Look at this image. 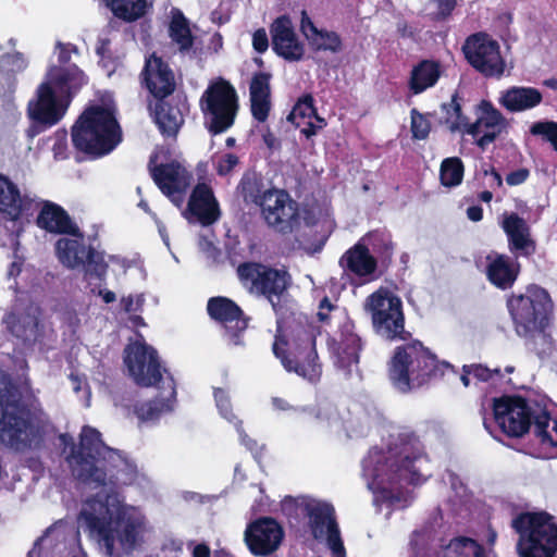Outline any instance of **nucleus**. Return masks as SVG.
Returning <instances> with one entry per match:
<instances>
[{
    "mask_svg": "<svg viewBox=\"0 0 557 557\" xmlns=\"http://www.w3.org/2000/svg\"><path fill=\"white\" fill-rule=\"evenodd\" d=\"M88 76L76 64H67V66L51 65L42 83L51 86V89L64 102L71 104L76 95L88 84Z\"/></svg>",
    "mask_w": 557,
    "mask_h": 557,
    "instance_id": "cd10ccee",
    "label": "nucleus"
},
{
    "mask_svg": "<svg viewBox=\"0 0 557 557\" xmlns=\"http://www.w3.org/2000/svg\"><path fill=\"white\" fill-rule=\"evenodd\" d=\"M410 131L413 139L424 140L429 137L431 132V122L418 109L413 108L410 111Z\"/></svg>",
    "mask_w": 557,
    "mask_h": 557,
    "instance_id": "de8ad7c7",
    "label": "nucleus"
},
{
    "mask_svg": "<svg viewBox=\"0 0 557 557\" xmlns=\"http://www.w3.org/2000/svg\"><path fill=\"white\" fill-rule=\"evenodd\" d=\"M468 369L471 374L481 382H487L493 379L494 375L502 376L500 369H490L483 364H468Z\"/></svg>",
    "mask_w": 557,
    "mask_h": 557,
    "instance_id": "6e6d98bb",
    "label": "nucleus"
},
{
    "mask_svg": "<svg viewBox=\"0 0 557 557\" xmlns=\"http://www.w3.org/2000/svg\"><path fill=\"white\" fill-rule=\"evenodd\" d=\"M36 225L50 234L84 238L83 232L72 220L67 211L62 206L50 200L42 201L36 218Z\"/></svg>",
    "mask_w": 557,
    "mask_h": 557,
    "instance_id": "c85d7f7f",
    "label": "nucleus"
},
{
    "mask_svg": "<svg viewBox=\"0 0 557 557\" xmlns=\"http://www.w3.org/2000/svg\"><path fill=\"white\" fill-rule=\"evenodd\" d=\"M164 409V403L161 399H151L134 405V413L140 422H150L159 420Z\"/></svg>",
    "mask_w": 557,
    "mask_h": 557,
    "instance_id": "c03bdc74",
    "label": "nucleus"
},
{
    "mask_svg": "<svg viewBox=\"0 0 557 557\" xmlns=\"http://www.w3.org/2000/svg\"><path fill=\"white\" fill-rule=\"evenodd\" d=\"M271 77L267 72L255 73L249 85L250 97H271Z\"/></svg>",
    "mask_w": 557,
    "mask_h": 557,
    "instance_id": "8fccbe9b",
    "label": "nucleus"
},
{
    "mask_svg": "<svg viewBox=\"0 0 557 557\" xmlns=\"http://www.w3.org/2000/svg\"><path fill=\"white\" fill-rule=\"evenodd\" d=\"M465 165L460 158L449 157L442 161L440 168L441 184L445 187H456L462 183Z\"/></svg>",
    "mask_w": 557,
    "mask_h": 557,
    "instance_id": "ea45409f",
    "label": "nucleus"
},
{
    "mask_svg": "<svg viewBox=\"0 0 557 557\" xmlns=\"http://www.w3.org/2000/svg\"><path fill=\"white\" fill-rule=\"evenodd\" d=\"M506 308L513 331L523 341L524 347L540 359L549 357L555 350L552 335L555 305L548 290L529 284L523 292L506 297Z\"/></svg>",
    "mask_w": 557,
    "mask_h": 557,
    "instance_id": "f03ea898",
    "label": "nucleus"
},
{
    "mask_svg": "<svg viewBox=\"0 0 557 557\" xmlns=\"http://www.w3.org/2000/svg\"><path fill=\"white\" fill-rule=\"evenodd\" d=\"M189 102L185 92L180 91L168 98L148 101V110L159 132L165 138L176 139L189 113Z\"/></svg>",
    "mask_w": 557,
    "mask_h": 557,
    "instance_id": "6ab92c4d",
    "label": "nucleus"
},
{
    "mask_svg": "<svg viewBox=\"0 0 557 557\" xmlns=\"http://www.w3.org/2000/svg\"><path fill=\"white\" fill-rule=\"evenodd\" d=\"M363 310L371 317L375 334L388 341H407L410 333L405 329V314L400 297L386 287H380L370 294Z\"/></svg>",
    "mask_w": 557,
    "mask_h": 557,
    "instance_id": "ddd939ff",
    "label": "nucleus"
},
{
    "mask_svg": "<svg viewBox=\"0 0 557 557\" xmlns=\"http://www.w3.org/2000/svg\"><path fill=\"white\" fill-rule=\"evenodd\" d=\"M79 520L91 535L98 536L109 554L113 553L116 540L124 548H135L144 529V518L134 507L108 494L89 498Z\"/></svg>",
    "mask_w": 557,
    "mask_h": 557,
    "instance_id": "7ed1b4c3",
    "label": "nucleus"
},
{
    "mask_svg": "<svg viewBox=\"0 0 557 557\" xmlns=\"http://www.w3.org/2000/svg\"><path fill=\"white\" fill-rule=\"evenodd\" d=\"M435 11L433 18L437 22L446 21L453 14L457 5V0H433Z\"/></svg>",
    "mask_w": 557,
    "mask_h": 557,
    "instance_id": "5fc2aeb1",
    "label": "nucleus"
},
{
    "mask_svg": "<svg viewBox=\"0 0 557 557\" xmlns=\"http://www.w3.org/2000/svg\"><path fill=\"white\" fill-rule=\"evenodd\" d=\"M42 441L37 413L15 392L0 394V442L15 451H24Z\"/></svg>",
    "mask_w": 557,
    "mask_h": 557,
    "instance_id": "1a4fd4ad",
    "label": "nucleus"
},
{
    "mask_svg": "<svg viewBox=\"0 0 557 557\" xmlns=\"http://www.w3.org/2000/svg\"><path fill=\"white\" fill-rule=\"evenodd\" d=\"M351 321L345 322L338 334L327 338V347L334 364L343 370H349L352 364L359 362L362 343L355 332Z\"/></svg>",
    "mask_w": 557,
    "mask_h": 557,
    "instance_id": "bb28decb",
    "label": "nucleus"
},
{
    "mask_svg": "<svg viewBox=\"0 0 557 557\" xmlns=\"http://www.w3.org/2000/svg\"><path fill=\"white\" fill-rule=\"evenodd\" d=\"M86 271L90 275H95L99 280H103L107 275L108 264L103 256L89 246L85 255Z\"/></svg>",
    "mask_w": 557,
    "mask_h": 557,
    "instance_id": "49530a36",
    "label": "nucleus"
},
{
    "mask_svg": "<svg viewBox=\"0 0 557 557\" xmlns=\"http://www.w3.org/2000/svg\"><path fill=\"white\" fill-rule=\"evenodd\" d=\"M530 176V171L527 168H520L511 171L506 176V183L509 186H518L523 184Z\"/></svg>",
    "mask_w": 557,
    "mask_h": 557,
    "instance_id": "680f3d73",
    "label": "nucleus"
},
{
    "mask_svg": "<svg viewBox=\"0 0 557 557\" xmlns=\"http://www.w3.org/2000/svg\"><path fill=\"white\" fill-rule=\"evenodd\" d=\"M157 156L150 157L149 172L163 195L174 200L186 193L193 181V174L178 161L156 164Z\"/></svg>",
    "mask_w": 557,
    "mask_h": 557,
    "instance_id": "5701e85b",
    "label": "nucleus"
},
{
    "mask_svg": "<svg viewBox=\"0 0 557 557\" xmlns=\"http://www.w3.org/2000/svg\"><path fill=\"white\" fill-rule=\"evenodd\" d=\"M321 29L315 26L311 17L309 16L308 12L306 10L301 11V18H300V32L308 40V37L310 35L314 36L319 34Z\"/></svg>",
    "mask_w": 557,
    "mask_h": 557,
    "instance_id": "052dcab7",
    "label": "nucleus"
},
{
    "mask_svg": "<svg viewBox=\"0 0 557 557\" xmlns=\"http://www.w3.org/2000/svg\"><path fill=\"white\" fill-rule=\"evenodd\" d=\"M34 200L22 195L18 186L0 173V215L11 222L18 221L33 208Z\"/></svg>",
    "mask_w": 557,
    "mask_h": 557,
    "instance_id": "7c9ffc66",
    "label": "nucleus"
},
{
    "mask_svg": "<svg viewBox=\"0 0 557 557\" xmlns=\"http://www.w3.org/2000/svg\"><path fill=\"white\" fill-rule=\"evenodd\" d=\"M186 211L203 226L216 222L221 211L212 187L207 183L196 184L190 193Z\"/></svg>",
    "mask_w": 557,
    "mask_h": 557,
    "instance_id": "c756f323",
    "label": "nucleus"
},
{
    "mask_svg": "<svg viewBox=\"0 0 557 557\" xmlns=\"http://www.w3.org/2000/svg\"><path fill=\"white\" fill-rule=\"evenodd\" d=\"M300 133L305 135L306 138H311L314 136L318 131L320 129L314 122L311 121V119H308V121L304 120L301 122Z\"/></svg>",
    "mask_w": 557,
    "mask_h": 557,
    "instance_id": "774afa93",
    "label": "nucleus"
},
{
    "mask_svg": "<svg viewBox=\"0 0 557 557\" xmlns=\"http://www.w3.org/2000/svg\"><path fill=\"white\" fill-rule=\"evenodd\" d=\"M262 140L267 148L271 151L278 150L281 148V141L272 133L269 126L264 127L262 131Z\"/></svg>",
    "mask_w": 557,
    "mask_h": 557,
    "instance_id": "0e129e2a",
    "label": "nucleus"
},
{
    "mask_svg": "<svg viewBox=\"0 0 557 557\" xmlns=\"http://www.w3.org/2000/svg\"><path fill=\"white\" fill-rule=\"evenodd\" d=\"M543 100L542 92L534 87L512 86L503 90L499 104L509 112H522L537 107Z\"/></svg>",
    "mask_w": 557,
    "mask_h": 557,
    "instance_id": "473e14b6",
    "label": "nucleus"
},
{
    "mask_svg": "<svg viewBox=\"0 0 557 557\" xmlns=\"http://www.w3.org/2000/svg\"><path fill=\"white\" fill-rule=\"evenodd\" d=\"M305 511L309 518L311 534L317 540H320L325 535L333 522H337L334 507L331 504H306Z\"/></svg>",
    "mask_w": 557,
    "mask_h": 557,
    "instance_id": "72a5a7b5",
    "label": "nucleus"
},
{
    "mask_svg": "<svg viewBox=\"0 0 557 557\" xmlns=\"http://www.w3.org/2000/svg\"><path fill=\"white\" fill-rule=\"evenodd\" d=\"M271 111V97H250V112L259 123H264Z\"/></svg>",
    "mask_w": 557,
    "mask_h": 557,
    "instance_id": "3c124183",
    "label": "nucleus"
},
{
    "mask_svg": "<svg viewBox=\"0 0 557 557\" xmlns=\"http://www.w3.org/2000/svg\"><path fill=\"white\" fill-rule=\"evenodd\" d=\"M308 42L312 50L329 51L331 53H339L343 50L342 37L334 30L321 29L319 34L308 37Z\"/></svg>",
    "mask_w": 557,
    "mask_h": 557,
    "instance_id": "a19ab883",
    "label": "nucleus"
},
{
    "mask_svg": "<svg viewBox=\"0 0 557 557\" xmlns=\"http://www.w3.org/2000/svg\"><path fill=\"white\" fill-rule=\"evenodd\" d=\"M444 557H486L484 547L473 539L457 536L444 549Z\"/></svg>",
    "mask_w": 557,
    "mask_h": 557,
    "instance_id": "58836bf2",
    "label": "nucleus"
},
{
    "mask_svg": "<svg viewBox=\"0 0 557 557\" xmlns=\"http://www.w3.org/2000/svg\"><path fill=\"white\" fill-rule=\"evenodd\" d=\"M139 77L141 86L148 90L153 99L168 98L175 92L174 72L169 63L156 52L146 57Z\"/></svg>",
    "mask_w": 557,
    "mask_h": 557,
    "instance_id": "393cba45",
    "label": "nucleus"
},
{
    "mask_svg": "<svg viewBox=\"0 0 557 557\" xmlns=\"http://www.w3.org/2000/svg\"><path fill=\"white\" fill-rule=\"evenodd\" d=\"M199 107L209 133L222 134L235 123L239 110L237 91L228 81L219 77L208 85L199 99Z\"/></svg>",
    "mask_w": 557,
    "mask_h": 557,
    "instance_id": "4468645a",
    "label": "nucleus"
},
{
    "mask_svg": "<svg viewBox=\"0 0 557 557\" xmlns=\"http://www.w3.org/2000/svg\"><path fill=\"white\" fill-rule=\"evenodd\" d=\"M530 133L533 136H539L545 143H549L553 149L557 152V122L555 121H539L534 122L530 127Z\"/></svg>",
    "mask_w": 557,
    "mask_h": 557,
    "instance_id": "a18cd8bd",
    "label": "nucleus"
},
{
    "mask_svg": "<svg viewBox=\"0 0 557 557\" xmlns=\"http://www.w3.org/2000/svg\"><path fill=\"white\" fill-rule=\"evenodd\" d=\"M252 47L258 53H264L269 48V38L264 28H258L252 34Z\"/></svg>",
    "mask_w": 557,
    "mask_h": 557,
    "instance_id": "bf43d9fd",
    "label": "nucleus"
},
{
    "mask_svg": "<svg viewBox=\"0 0 557 557\" xmlns=\"http://www.w3.org/2000/svg\"><path fill=\"white\" fill-rule=\"evenodd\" d=\"M70 104L59 97L51 86L40 83L36 89L35 98L27 104V114L38 128L36 133L58 124L65 115Z\"/></svg>",
    "mask_w": 557,
    "mask_h": 557,
    "instance_id": "aec40b11",
    "label": "nucleus"
},
{
    "mask_svg": "<svg viewBox=\"0 0 557 557\" xmlns=\"http://www.w3.org/2000/svg\"><path fill=\"white\" fill-rule=\"evenodd\" d=\"M81 238L71 239L61 237L55 242L54 249L59 261L69 269H75L85 264L84 257L87 252Z\"/></svg>",
    "mask_w": 557,
    "mask_h": 557,
    "instance_id": "c9c22d12",
    "label": "nucleus"
},
{
    "mask_svg": "<svg viewBox=\"0 0 557 557\" xmlns=\"http://www.w3.org/2000/svg\"><path fill=\"white\" fill-rule=\"evenodd\" d=\"M510 525L519 536L517 552L520 557L557 556V523L550 513L522 511Z\"/></svg>",
    "mask_w": 557,
    "mask_h": 557,
    "instance_id": "9b49d317",
    "label": "nucleus"
},
{
    "mask_svg": "<svg viewBox=\"0 0 557 557\" xmlns=\"http://www.w3.org/2000/svg\"><path fill=\"white\" fill-rule=\"evenodd\" d=\"M242 286L252 296L268 300L277 311L280 302L292 285V275L284 268H276L259 261H245L236 268Z\"/></svg>",
    "mask_w": 557,
    "mask_h": 557,
    "instance_id": "f8f14e48",
    "label": "nucleus"
},
{
    "mask_svg": "<svg viewBox=\"0 0 557 557\" xmlns=\"http://www.w3.org/2000/svg\"><path fill=\"white\" fill-rule=\"evenodd\" d=\"M492 409L494 421L509 437H522L532 424L535 426V433H544L552 419L546 405L520 395L494 398Z\"/></svg>",
    "mask_w": 557,
    "mask_h": 557,
    "instance_id": "9d476101",
    "label": "nucleus"
},
{
    "mask_svg": "<svg viewBox=\"0 0 557 557\" xmlns=\"http://www.w3.org/2000/svg\"><path fill=\"white\" fill-rule=\"evenodd\" d=\"M450 369V363L440 361L421 342L413 341L394 349L387 376L395 389L406 394L443 377Z\"/></svg>",
    "mask_w": 557,
    "mask_h": 557,
    "instance_id": "423d86ee",
    "label": "nucleus"
},
{
    "mask_svg": "<svg viewBox=\"0 0 557 557\" xmlns=\"http://www.w3.org/2000/svg\"><path fill=\"white\" fill-rule=\"evenodd\" d=\"M461 50L471 67L484 77L500 78L504 75L506 62L500 46L488 34L479 32L468 36Z\"/></svg>",
    "mask_w": 557,
    "mask_h": 557,
    "instance_id": "2eb2a0df",
    "label": "nucleus"
},
{
    "mask_svg": "<svg viewBox=\"0 0 557 557\" xmlns=\"http://www.w3.org/2000/svg\"><path fill=\"white\" fill-rule=\"evenodd\" d=\"M423 457V445L419 436L410 430H403L388 448L383 451H371L363 460L366 470L371 469L372 482L369 487L376 500L391 506L403 499L401 491H394L386 485L407 483L419 485L425 481L416 466Z\"/></svg>",
    "mask_w": 557,
    "mask_h": 557,
    "instance_id": "f257e3e1",
    "label": "nucleus"
},
{
    "mask_svg": "<svg viewBox=\"0 0 557 557\" xmlns=\"http://www.w3.org/2000/svg\"><path fill=\"white\" fill-rule=\"evenodd\" d=\"M67 522L64 520H58L53 524H51L47 530L45 531V536H55V540L58 541L61 536L64 535L65 530L67 529Z\"/></svg>",
    "mask_w": 557,
    "mask_h": 557,
    "instance_id": "e2e57ef3",
    "label": "nucleus"
},
{
    "mask_svg": "<svg viewBox=\"0 0 557 557\" xmlns=\"http://www.w3.org/2000/svg\"><path fill=\"white\" fill-rule=\"evenodd\" d=\"M312 115H317L314 99L311 94H306L297 100L287 120L296 127H301V122L307 119H312Z\"/></svg>",
    "mask_w": 557,
    "mask_h": 557,
    "instance_id": "37998d69",
    "label": "nucleus"
},
{
    "mask_svg": "<svg viewBox=\"0 0 557 557\" xmlns=\"http://www.w3.org/2000/svg\"><path fill=\"white\" fill-rule=\"evenodd\" d=\"M272 352L289 373L310 383H318L322 363L317 351V331L302 320H277Z\"/></svg>",
    "mask_w": 557,
    "mask_h": 557,
    "instance_id": "39448f33",
    "label": "nucleus"
},
{
    "mask_svg": "<svg viewBox=\"0 0 557 557\" xmlns=\"http://www.w3.org/2000/svg\"><path fill=\"white\" fill-rule=\"evenodd\" d=\"M376 242H383V235L369 232L354 246L348 248L339 258L338 264L349 276L357 277L361 283H369L379 277L377 260L371 253L369 245L375 247Z\"/></svg>",
    "mask_w": 557,
    "mask_h": 557,
    "instance_id": "a211bd4d",
    "label": "nucleus"
},
{
    "mask_svg": "<svg viewBox=\"0 0 557 557\" xmlns=\"http://www.w3.org/2000/svg\"><path fill=\"white\" fill-rule=\"evenodd\" d=\"M441 111L443 116L440 120V124L445 125L450 133L461 132L466 134V128L470 122L462 113L458 92L453 94L449 102L441 104Z\"/></svg>",
    "mask_w": 557,
    "mask_h": 557,
    "instance_id": "e433bc0d",
    "label": "nucleus"
},
{
    "mask_svg": "<svg viewBox=\"0 0 557 557\" xmlns=\"http://www.w3.org/2000/svg\"><path fill=\"white\" fill-rule=\"evenodd\" d=\"M58 52V62L57 66H67L71 63V53H77V47L73 44H63L61 41L57 42Z\"/></svg>",
    "mask_w": 557,
    "mask_h": 557,
    "instance_id": "13d9d810",
    "label": "nucleus"
},
{
    "mask_svg": "<svg viewBox=\"0 0 557 557\" xmlns=\"http://www.w3.org/2000/svg\"><path fill=\"white\" fill-rule=\"evenodd\" d=\"M123 361L135 383L143 387L159 386L162 381V367L158 351L145 342L127 344ZM166 372L165 369H163Z\"/></svg>",
    "mask_w": 557,
    "mask_h": 557,
    "instance_id": "f3484780",
    "label": "nucleus"
},
{
    "mask_svg": "<svg viewBox=\"0 0 557 557\" xmlns=\"http://www.w3.org/2000/svg\"><path fill=\"white\" fill-rule=\"evenodd\" d=\"M207 312L213 321L223 326L230 343L242 344V336L248 327L249 318L233 299L225 296L211 297L207 302Z\"/></svg>",
    "mask_w": 557,
    "mask_h": 557,
    "instance_id": "412c9836",
    "label": "nucleus"
},
{
    "mask_svg": "<svg viewBox=\"0 0 557 557\" xmlns=\"http://www.w3.org/2000/svg\"><path fill=\"white\" fill-rule=\"evenodd\" d=\"M74 148L90 159L102 158L122 141V128L112 108L88 106L72 126Z\"/></svg>",
    "mask_w": 557,
    "mask_h": 557,
    "instance_id": "6e6552de",
    "label": "nucleus"
},
{
    "mask_svg": "<svg viewBox=\"0 0 557 557\" xmlns=\"http://www.w3.org/2000/svg\"><path fill=\"white\" fill-rule=\"evenodd\" d=\"M548 425L549 423L545 426L544 433H535V435L541 438L542 444H548L553 447H557V420L554 421L553 425V431L555 432V435H552L548 432Z\"/></svg>",
    "mask_w": 557,
    "mask_h": 557,
    "instance_id": "69168bd1",
    "label": "nucleus"
},
{
    "mask_svg": "<svg viewBox=\"0 0 557 557\" xmlns=\"http://www.w3.org/2000/svg\"><path fill=\"white\" fill-rule=\"evenodd\" d=\"M213 395L222 417L225 418L228 422L233 423L236 428H240L243 422L233 412L227 393L223 388L216 387L214 388Z\"/></svg>",
    "mask_w": 557,
    "mask_h": 557,
    "instance_id": "09e8293b",
    "label": "nucleus"
},
{
    "mask_svg": "<svg viewBox=\"0 0 557 557\" xmlns=\"http://www.w3.org/2000/svg\"><path fill=\"white\" fill-rule=\"evenodd\" d=\"M284 537L282 525L272 517H260L247 525L245 542L255 556H269L281 545Z\"/></svg>",
    "mask_w": 557,
    "mask_h": 557,
    "instance_id": "b1692460",
    "label": "nucleus"
},
{
    "mask_svg": "<svg viewBox=\"0 0 557 557\" xmlns=\"http://www.w3.org/2000/svg\"><path fill=\"white\" fill-rule=\"evenodd\" d=\"M238 188L246 203L260 206L263 201V182L256 175H244L239 182Z\"/></svg>",
    "mask_w": 557,
    "mask_h": 557,
    "instance_id": "79ce46f5",
    "label": "nucleus"
},
{
    "mask_svg": "<svg viewBox=\"0 0 557 557\" xmlns=\"http://www.w3.org/2000/svg\"><path fill=\"white\" fill-rule=\"evenodd\" d=\"M478 117L466 128V134L475 139V145L484 150L506 131L508 122L490 100H481L476 106Z\"/></svg>",
    "mask_w": 557,
    "mask_h": 557,
    "instance_id": "4be33fe9",
    "label": "nucleus"
},
{
    "mask_svg": "<svg viewBox=\"0 0 557 557\" xmlns=\"http://www.w3.org/2000/svg\"><path fill=\"white\" fill-rule=\"evenodd\" d=\"M442 76V65L438 61L423 59L410 71L407 87L409 95L417 96L434 87Z\"/></svg>",
    "mask_w": 557,
    "mask_h": 557,
    "instance_id": "2f4dec72",
    "label": "nucleus"
},
{
    "mask_svg": "<svg viewBox=\"0 0 557 557\" xmlns=\"http://www.w3.org/2000/svg\"><path fill=\"white\" fill-rule=\"evenodd\" d=\"M113 15L125 22H135L146 14L147 0H103Z\"/></svg>",
    "mask_w": 557,
    "mask_h": 557,
    "instance_id": "4c0bfd02",
    "label": "nucleus"
},
{
    "mask_svg": "<svg viewBox=\"0 0 557 557\" xmlns=\"http://www.w3.org/2000/svg\"><path fill=\"white\" fill-rule=\"evenodd\" d=\"M338 307L334 305L327 296H324L318 307V320L323 324L330 323L331 312L337 310Z\"/></svg>",
    "mask_w": 557,
    "mask_h": 557,
    "instance_id": "4d7b16f0",
    "label": "nucleus"
},
{
    "mask_svg": "<svg viewBox=\"0 0 557 557\" xmlns=\"http://www.w3.org/2000/svg\"><path fill=\"white\" fill-rule=\"evenodd\" d=\"M59 438L72 475L84 484H94L96 487L106 486L108 472L104 465L119 468L126 462L122 453L107 446L101 433L92 426L82 428L78 444L67 433L61 434Z\"/></svg>",
    "mask_w": 557,
    "mask_h": 557,
    "instance_id": "20e7f679",
    "label": "nucleus"
},
{
    "mask_svg": "<svg viewBox=\"0 0 557 557\" xmlns=\"http://www.w3.org/2000/svg\"><path fill=\"white\" fill-rule=\"evenodd\" d=\"M259 207L265 223L281 234H290L300 224L299 205L285 189H267Z\"/></svg>",
    "mask_w": 557,
    "mask_h": 557,
    "instance_id": "dca6fc26",
    "label": "nucleus"
},
{
    "mask_svg": "<svg viewBox=\"0 0 557 557\" xmlns=\"http://www.w3.org/2000/svg\"><path fill=\"white\" fill-rule=\"evenodd\" d=\"M169 36L177 45L180 52H188L195 41L189 21L180 9H173L169 25Z\"/></svg>",
    "mask_w": 557,
    "mask_h": 557,
    "instance_id": "f704fd0d",
    "label": "nucleus"
},
{
    "mask_svg": "<svg viewBox=\"0 0 557 557\" xmlns=\"http://www.w3.org/2000/svg\"><path fill=\"white\" fill-rule=\"evenodd\" d=\"M269 30L272 50L276 55L289 62H297L304 58L305 46L298 38L288 14H282L274 18Z\"/></svg>",
    "mask_w": 557,
    "mask_h": 557,
    "instance_id": "a878e982",
    "label": "nucleus"
},
{
    "mask_svg": "<svg viewBox=\"0 0 557 557\" xmlns=\"http://www.w3.org/2000/svg\"><path fill=\"white\" fill-rule=\"evenodd\" d=\"M482 173L484 176H486V175L492 176L493 183L491 184V187L500 188L503 186V177H502L500 173L493 165L483 168Z\"/></svg>",
    "mask_w": 557,
    "mask_h": 557,
    "instance_id": "338daca9",
    "label": "nucleus"
},
{
    "mask_svg": "<svg viewBox=\"0 0 557 557\" xmlns=\"http://www.w3.org/2000/svg\"><path fill=\"white\" fill-rule=\"evenodd\" d=\"M238 163L239 159L235 153H224L214 161L216 174L220 176H226L235 169L236 165H238Z\"/></svg>",
    "mask_w": 557,
    "mask_h": 557,
    "instance_id": "864d4df0",
    "label": "nucleus"
},
{
    "mask_svg": "<svg viewBox=\"0 0 557 557\" xmlns=\"http://www.w3.org/2000/svg\"><path fill=\"white\" fill-rule=\"evenodd\" d=\"M502 228L508 240L510 257L493 252L486 256L485 275L487 281L500 290L510 289L520 274L519 257L530 258L536 252V242L532 238L531 227L518 213L505 215Z\"/></svg>",
    "mask_w": 557,
    "mask_h": 557,
    "instance_id": "0eeeda50",
    "label": "nucleus"
},
{
    "mask_svg": "<svg viewBox=\"0 0 557 557\" xmlns=\"http://www.w3.org/2000/svg\"><path fill=\"white\" fill-rule=\"evenodd\" d=\"M326 541L330 549L333 552L335 557H345L346 550L341 537V531L337 522L331 524L330 530L325 533Z\"/></svg>",
    "mask_w": 557,
    "mask_h": 557,
    "instance_id": "603ef678",
    "label": "nucleus"
}]
</instances>
